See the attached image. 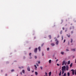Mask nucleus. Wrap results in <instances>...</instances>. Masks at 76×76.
Instances as JSON below:
<instances>
[{"instance_id":"a19ab883","label":"nucleus","mask_w":76,"mask_h":76,"mask_svg":"<svg viewBox=\"0 0 76 76\" xmlns=\"http://www.w3.org/2000/svg\"><path fill=\"white\" fill-rule=\"evenodd\" d=\"M44 44H43L41 45V46L42 47V46H43V45H44Z\"/></svg>"},{"instance_id":"13d9d810","label":"nucleus","mask_w":76,"mask_h":76,"mask_svg":"<svg viewBox=\"0 0 76 76\" xmlns=\"http://www.w3.org/2000/svg\"><path fill=\"white\" fill-rule=\"evenodd\" d=\"M71 25H72V24H71Z\"/></svg>"},{"instance_id":"58836bf2","label":"nucleus","mask_w":76,"mask_h":76,"mask_svg":"<svg viewBox=\"0 0 76 76\" xmlns=\"http://www.w3.org/2000/svg\"><path fill=\"white\" fill-rule=\"evenodd\" d=\"M66 51H69V50L68 49H66Z\"/></svg>"},{"instance_id":"cd10ccee","label":"nucleus","mask_w":76,"mask_h":76,"mask_svg":"<svg viewBox=\"0 0 76 76\" xmlns=\"http://www.w3.org/2000/svg\"><path fill=\"white\" fill-rule=\"evenodd\" d=\"M42 66H41L40 67V68L41 69V70H42Z\"/></svg>"},{"instance_id":"6e6d98bb","label":"nucleus","mask_w":76,"mask_h":76,"mask_svg":"<svg viewBox=\"0 0 76 76\" xmlns=\"http://www.w3.org/2000/svg\"><path fill=\"white\" fill-rule=\"evenodd\" d=\"M58 61V59H56V61Z\"/></svg>"},{"instance_id":"bf43d9fd","label":"nucleus","mask_w":76,"mask_h":76,"mask_svg":"<svg viewBox=\"0 0 76 76\" xmlns=\"http://www.w3.org/2000/svg\"><path fill=\"white\" fill-rule=\"evenodd\" d=\"M32 58L31 57V58Z\"/></svg>"},{"instance_id":"1a4fd4ad","label":"nucleus","mask_w":76,"mask_h":76,"mask_svg":"<svg viewBox=\"0 0 76 76\" xmlns=\"http://www.w3.org/2000/svg\"><path fill=\"white\" fill-rule=\"evenodd\" d=\"M38 49L39 51H41V47H39L38 48Z\"/></svg>"},{"instance_id":"3c124183","label":"nucleus","mask_w":76,"mask_h":76,"mask_svg":"<svg viewBox=\"0 0 76 76\" xmlns=\"http://www.w3.org/2000/svg\"><path fill=\"white\" fill-rule=\"evenodd\" d=\"M34 71H32V73H34Z\"/></svg>"},{"instance_id":"6e6552de","label":"nucleus","mask_w":76,"mask_h":76,"mask_svg":"<svg viewBox=\"0 0 76 76\" xmlns=\"http://www.w3.org/2000/svg\"><path fill=\"white\" fill-rule=\"evenodd\" d=\"M58 41L57 40L56 42V45H58Z\"/></svg>"},{"instance_id":"4c0bfd02","label":"nucleus","mask_w":76,"mask_h":76,"mask_svg":"<svg viewBox=\"0 0 76 76\" xmlns=\"http://www.w3.org/2000/svg\"><path fill=\"white\" fill-rule=\"evenodd\" d=\"M59 35H58V36H57V38H59Z\"/></svg>"},{"instance_id":"4d7b16f0","label":"nucleus","mask_w":76,"mask_h":76,"mask_svg":"<svg viewBox=\"0 0 76 76\" xmlns=\"http://www.w3.org/2000/svg\"><path fill=\"white\" fill-rule=\"evenodd\" d=\"M31 47H30V48H29V49H31Z\"/></svg>"},{"instance_id":"a18cd8bd","label":"nucleus","mask_w":76,"mask_h":76,"mask_svg":"<svg viewBox=\"0 0 76 76\" xmlns=\"http://www.w3.org/2000/svg\"><path fill=\"white\" fill-rule=\"evenodd\" d=\"M73 31H71V34H73Z\"/></svg>"},{"instance_id":"412c9836","label":"nucleus","mask_w":76,"mask_h":76,"mask_svg":"<svg viewBox=\"0 0 76 76\" xmlns=\"http://www.w3.org/2000/svg\"><path fill=\"white\" fill-rule=\"evenodd\" d=\"M67 76H70V73L69 72H68L67 73Z\"/></svg>"},{"instance_id":"9b49d317","label":"nucleus","mask_w":76,"mask_h":76,"mask_svg":"<svg viewBox=\"0 0 76 76\" xmlns=\"http://www.w3.org/2000/svg\"><path fill=\"white\" fill-rule=\"evenodd\" d=\"M51 72H50L49 73V76H51Z\"/></svg>"},{"instance_id":"7c9ffc66","label":"nucleus","mask_w":76,"mask_h":76,"mask_svg":"<svg viewBox=\"0 0 76 76\" xmlns=\"http://www.w3.org/2000/svg\"><path fill=\"white\" fill-rule=\"evenodd\" d=\"M60 34H62V31H61L60 32Z\"/></svg>"},{"instance_id":"c03bdc74","label":"nucleus","mask_w":76,"mask_h":76,"mask_svg":"<svg viewBox=\"0 0 76 76\" xmlns=\"http://www.w3.org/2000/svg\"><path fill=\"white\" fill-rule=\"evenodd\" d=\"M37 64V66H39V65H38V64Z\"/></svg>"},{"instance_id":"f8f14e48","label":"nucleus","mask_w":76,"mask_h":76,"mask_svg":"<svg viewBox=\"0 0 76 76\" xmlns=\"http://www.w3.org/2000/svg\"><path fill=\"white\" fill-rule=\"evenodd\" d=\"M51 46H54V45H55V44H54V43H51Z\"/></svg>"},{"instance_id":"f3484780","label":"nucleus","mask_w":76,"mask_h":76,"mask_svg":"<svg viewBox=\"0 0 76 76\" xmlns=\"http://www.w3.org/2000/svg\"><path fill=\"white\" fill-rule=\"evenodd\" d=\"M64 71H62V75H63L64 74Z\"/></svg>"},{"instance_id":"5701e85b","label":"nucleus","mask_w":76,"mask_h":76,"mask_svg":"<svg viewBox=\"0 0 76 76\" xmlns=\"http://www.w3.org/2000/svg\"><path fill=\"white\" fill-rule=\"evenodd\" d=\"M70 61H69L67 63L68 64H70Z\"/></svg>"},{"instance_id":"4be33fe9","label":"nucleus","mask_w":76,"mask_h":76,"mask_svg":"<svg viewBox=\"0 0 76 76\" xmlns=\"http://www.w3.org/2000/svg\"><path fill=\"white\" fill-rule=\"evenodd\" d=\"M72 42H73V39H71V43H72Z\"/></svg>"},{"instance_id":"2eb2a0df","label":"nucleus","mask_w":76,"mask_h":76,"mask_svg":"<svg viewBox=\"0 0 76 76\" xmlns=\"http://www.w3.org/2000/svg\"><path fill=\"white\" fill-rule=\"evenodd\" d=\"M18 68H19V69H23V66H22L21 67H18Z\"/></svg>"},{"instance_id":"a878e982","label":"nucleus","mask_w":76,"mask_h":76,"mask_svg":"<svg viewBox=\"0 0 76 76\" xmlns=\"http://www.w3.org/2000/svg\"><path fill=\"white\" fill-rule=\"evenodd\" d=\"M49 38L50 39H51V35H49Z\"/></svg>"},{"instance_id":"ea45409f","label":"nucleus","mask_w":76,"mask_h":76,"mask_svg":"<svg viewBox=\"0 0 76 76\" xmlns=\"http://www.w3.org/2000/svg\"><path fill=\"white\" fill-rule=\"evenodd\" d=\"M65 42H66V40L64 39V43Z\"/></svg>"},{"instance_id":"c756f323","label":"nucleus","mask_w":76,"mask_h":76,"mask_svg":"<svg viewBox=\"0 0 76 76\" xmlns=\"http://www.w3.org/2000/svg\"><path fill=\"white\" fill-rule=\"evenodd\" d=\"M45 75H48V74H47V73L46 72H45Z\"/></svg>"},{"instance_id":"603ef678","label":"nucleus","mask_w":76,"mask_h":76,"mask_svg":"<svg viewBox=\"0 0 76 76\" xmlns=\"http://www.w3.org/2000/svg\"><path fill=\"white\" fill-rule=\"evenodd\" d=\"M70 29H72V27L70 28Z\"/></svg>"},{"instance_id":"5fc2aeb1","label":"nucleus","mask_w":76,"mask_h":76,"mask_svg":"<svg viewBox=\"0 0 76 76\" xmlns=\"http://www.w3.org/2000/svg\"><path fill=\"white\" fill-rule=\"evenodd\" d=\"M75 63H76V59H75Z\"/></svg>"},{"instance_id":"6ab92c4d","label":"nucleus","mask_w":76,"mask_h":76,"mask_svg":"<svg viewBox=\"0 0 76 76\" xmlns=\"http://www.w3.org/2000/svg\"><path fill=\"white\" fill-rule=\"evenodd\" d=\"M61 71L60 73L59 74V76H61Z\"/></svg>"},{"instance_id":"39448f33","label":"nucleus","mask_w":76,"mask_h":76,"mask_svg":"<svg viewBox=\"0 0 76 76\" xmlns=\"http://www.w3.org/2000/svg\"><path fill=\"white\" fill-rule=\"evenodd\" d=\"M27 70L28 72H30V68H29V66H28V68H27Z\"/></svg>"},{"instance_id":"37998d69","label":"nucleus","mask_w":76,"mask_h":76,"mask_svg":"<svg viewBox=\"0 0 76 76\" xmlns=\"http://www.w3.org/2000/svg\"><path fill=\"white\" fill-rule=\"evenodd\" d=\"M42 56H44V54L43 53H42Z\"/></svg>"},{"instance_id":"8fccbe9b","label":"nucleus","mask_w":76,"mask_h":76,"mask_svg":"<svg viewBox=\"0 0 76 76\" xmlns=\"http://www.w3.org/2000/svg\"><path fill=\"white\" fill-rule=\"evenodd\" d=\"M5 76H7V74H6L5 75Z\"/></svg>"},{"instance_id":"bb28decb","label":"nucleus","mask_w":76,"mask_h":76,"mask_svg":"<svg viewBox=\"0 0 76 76\" xmlns=\"http://www.w3.org/2000/svg\"><path fill=\"white\" fill-rule=\"evenodd\" d=\"M55 39V41H57V38H54V39Z\"/></svg>"},{"instance_id":"473e14b6","label":"nucleus","mask_w":76,"mask_h":76,"mask_svg":"<svg viewBox=\"0 0 76 76\" xmlns=\"http://www.w3.org/2000/svg\"><path fill=\"white\" fill-rule=\"evenodd\" d=\"M61 38H62V40H63V36H61Z\"/></svg>"},{"instance_id":"c9c22d12","label":"nucleus","mask_w":76,"mask_h":76,"mask_svg":"<svg viewBox=\"0 0 76 76\" xmlns=\"http://www.w3.org/2000/svg\"><path fill=\"white\" fill-rule=\"evenodd\" d=\"M40 61H38V64H40Z\"/></svg>"},{"instance_id":"052dcab7","label":"nucleus","mask_w":76,"mask_h":76,"mask_svg":"<svg viewBox=\"0 0 76 76\" xmlns=\"http://www.w3.org/2000/svg\"><path fill=\"white\" fill-rule=\"evenodd\" d=\"M17 76H18V75H17Z\"/></svg>"},{"instance_id":"0eeeda50","label":"nucleus","mask_w":76,"mask_h":76,"mask_svg":"<svg viewBox=\"0 0 76 76\" xmlns=\"http://www.w3.org/2000/svg\"><path fill=\"white\" fill-rule=\"evenodd\" d=\"M71 50L72 51H75V50H76V48H75L73 49H72Z\"/></svg>"},{"instance_id":"72a5a7b5","label":"nucleus","mask_w":76,"mask_h":76,"mask_svg":"<svg viewBox=\"0 0 76 76\" xmlns=\"http://www.w3.org/2000/svg\"><path fill=\"white\" fill-rule=\"evenodd\" d=\"M66 73H64V76H66Z\"/></svg>"},{"instance_id":"0e129e2a","label":"nucleus","mask_w":76,"mask_h":76,"mask_svg":"<svg viewBox=\"0 0 76 76\" xmlns=\"http://www.w3.org/2000/svg\"><path fill=\"white\" fill-rule=\"evenodd\" d=\"M51 42H52V41H51Z\"/></svg>"},{"instance_id":"f704fd0d","label":"nucleus","mask_w":76,"mask_h":76,"mask_svg":"<svg viewBox=\"0 0 76 76\" xmlns=\"http://www.w3.org/2000/svg\"><path fill=\"white\" fill-rule=\"evenodd\" d=\"M29 56H30V57H31V53H30L29 54Z\"/></svg>"},{"instance_id":"20e7f679","label":"nucleus","mask_w":76,"mask_h":76,"mask_svg":"<svg viewBox=\"0 0 76 76\" xmlns=\"http://www.w3.org/2000/svg\"><path fill=\"white\" fill-rule=\"evenodd\" d=\"M37 50H38V49H37V48H35V50L34 51V52L35 53H37Z\"/></svg>"},{"instance_id":"79ce46f5","label":"nucleus","mask_w":76,"mask_h":76,"mask_svg":"<svg viewBox=\"0 0 76 76\" xmlns=\"http://www.w3.org/2000/svg\"><path fill=\"white\" fill-rule=\"evenodd\" d=\"M75 75H76V70L75 72Z\"/></svg>"},{"instance_id":"aec40b11","label":"nucleus","mask_w":76,"mask_h":76,"mask_svg":"<svg viewBox=\"0 0 76 76\" xmlns=\"http://www.w3.org/2000/svg\"><path fill=\"white\" fill-rule=\"evenodd\" d=\"M49 63H51V60H50L49 61Z\"/></svg>"},{"instance_id":"7ed1b4c3","label":"nucleus","mask_w":76,"mask_h":76,"mask_svg":"<svg viewBox=\"0 0 76 76\" xmlns=\"http://www.w3.org/2000/svg\"><path fill=\"white\" fill-rule=\"evenodd\" d=\"M71 71L72 72V74L73 75H75V70H74L73 69L71 70Z\"/></svg>"},{"instance_id":"a211bd4d","label":"nucleus","mask_w":76,"mask_h":76,"mask_svg":"<svg viewBox=\"0 0 76 76\" xmlns=\"http://www.w3.org/2000/svg\"><path fill=\"white\" fill-rule=\"evenodd\" d=\"M22 72L23 74H25V70H23Z\"/></svg>"},{"instance_id":"2f4dec72","label":"nucleus","mask_w":76,"mask_h":76,"mask_svg":"<svg viewBox=\"0 0 76 76\" xmlns=\"http://www.w3.org/2000/svg\"><path fill=\"white\" fill-rule=\"evenodd\" d=\"M14 69H12L11 70V72H14Z\"/></svg>"},{"instance_id":"09e8293b","label":"nucleus","mask_w":76,"mask_h":76,"mask_svg":"<svg viewBox=\"0 0 76 76\" xmlns=\"http://www.w3.org/2000/svg\"><path fill=\"white\" fill-rule=\"evenodd\" d=\"M23 59H25V57L24 56L23 57Z\"/></svg>"},{"instance_id":"de8ad7c7","label":"nucleus","mask_w":76,"mask_h":76,"mask_svg":"<svg viewBox=\"0 0 76 76\" xmlns=\"http://www.w3.org/2000/svg\"><path fill=\"white\" fill-rule=\"evenodd\" d=\"M62 29H63V30H64V27H63Z\"/></svg>"},{"instance_id":"e433bc0d","label":"nucleus","mask_w":76,"mask_h":76,"mask_svg":"<svg viewBox=\"0 0 76 76\" xmlns=\"http://www.w3.org/2000/svg\"><path fill=\"white\" fill-rule=\"evenodd\" d=\"M56 65H57L58 66H60V65L59 64H56Z\"/></svg>"},{"instance_id":"b1692460","label":"nucleus","mask_w":76,"mask_h":76,"mask_svg":"<svg viewBox=\"0 0 76 76\" xmlns=\"http://www.w3.org/2000/svg\"><path fill=\"white\" fill-rule=\"evenodd\" d=\"M67 36V37H68V38H70V35H68V34L66 35Z\"/></svg>"},{"instance_id":"9d476101","label":"nucleus","mask_w":76,"mask_h":76,"mask_svg":"<svg viewBox=\"0 0 76 76\" xmlns=\"http://www.w3.org/2000/svg\"><path fill=\"white\" fill-rule=\"evenodd\" d=\"M61 54L62 55H64V52L63 51H61Z\"/></svg>"},{"instance_id":"864d4df0","label":"nucleus","mask_w":76,"mask_h":76,"mask_svg":"<svg viewBox=\"0 0 76 76\" xmlns=\"http://www.w3.org/2000/svg\"><path fill=\"white\" fill-rule=\"evenodd\" d=\"M66 31H67V29H66L65 30V32H66Z\"/></svg>"},{"instance_id":"f257e3e1","label":"nucleus","mask_w":76,"mask_h":76,"mask_svg":"<svg viewBox=\"0 0 76 76\" xmlns=\"http://www.w3.org/2000/svg\"><path fill=\"white\" fill-rule=\"evenodd\" d=\"M67 62H66L65 61H63L62 64V66H64V64L65 65H66V64H67Z\"/></svg>"},{"instance_id":"49530a36","label":"nucleus","mask_w":76,"mask_h":76,"mask_svg":"<svg viewBox=\"0 0 76 76\" xmlns=\"http://www.w3.org/2000/svg\"><path fill=\"white\" fill-rule=\"evenodd\" d=\"M20 75H22V72H21L20 73Z\"/></svg>"},{"instance_id":"423d86ee","label":"nucleus","mask_w":76,"mask_h":76,"mask_svg":"<svg viewBox=\"0 0 76 76\" xmlns=\"http://www.w3.org/2000/svg\"><path fill=\"white\" fill-rule=\"evenodd\" d=\"M68 70H69V66H66V70H67V71H68Z\"/></svg>"},{"instance_id":"680f3d73","label":"nucleus","mask_w":76,"mask_h":76,"mask_svg":"<svg viewBox=\"0 0 76 76\" xmlns=\"http://www.w3.org/2000/svg\"><path fill=\"white\" fill-rule=\"evenodd\" d=\"M55 58V59H56V58Z\"/></svg>"},{"instance_id":"f03ea898","label":"nucleus","mask_w":76,"mask_h":76,"mask_svg":"<svg viewBox=\"0 0 76 76\" xmlns=\"http://www.w3.org/2000/svg\"><path fill=\"white\" fill-rule=\"evenodd\" d=\"M66 66H62V71H64L66 70Z\"/></svg>"},{"instance_id":"4468645a","label":"nucleus","mask_w":76,"mask_h":76,"mask_svg":"<svg viewBox=\"0 0 76 76\" xmlns=\"http://www.w3.org/2000/svg\"><path fill=\"white\" fill-rule=\"evenodd\" d=\"M35 68V70H37V66H36V65H35L34 66Z\"/></svg>"},{"instance_id":"ddd939ff","label":"nucleus","mask_w":76,"mask_h":76,"mask_svg":"<svg viewBox=\"0 0 76 76\" xmlns=\"http://www.w3.org/2000/svg\"><path fill=\"white\" fill-rule=\"evenodd\" d=\"M73 65L72 63H71L70 64V67H72V65Z\"/></svg>"},{"instance_id":"c85d7f7f","label":"nucleus","mask_w":76,"mask_h":76,"mask_svg":"<svg viewBox=\"0 0 76 76\" xmlns=\"http://www.w3.org/2000/svg\"><path fill=\"white\" fill-rule=\"evenodd\" d=\"M34 58H35V59H37V56H34Z\"/></svg>"},{"instance_id":"dca6fc26","label":"nucleus","mask_w":76,"mask_h":76,"mask_svg":"<svg viewBox=\"0 0 76 76\" xmlns=\"http://www.w3.org/2000/svg\"><path fill=\"white\" fill-rule=\"evenodd\" d=\"M35 75L36 76H37V75H38V73L37 72H35Z\"/></svg>"},{"instance_id":"393cba45","label":"nucleus","mask_w":76,"mask_h":76,"mask_svg":"<svg viewBox=\"0 0 76 76\" xmlns=\"http://www.w3.org/2000/svg\"><path fill=\"white\" fill-rule=\"evenodd\" d=\"M50 50V48H47V51H49Z\"/></svg>"},{"instance_id":"e2e57ef3","label":"nucleus","mask_w":76,"mask_h":76,"mask_svg":"<svg viewBox=\"0 0 76 76\" xmlns=\"http://www.w3.org/2000/svg\"><path fill=\"white\" fill-rule=\"evenodd\" d=\"M47 75H44V76H47Z\"/></svg>"}]
</instances>
